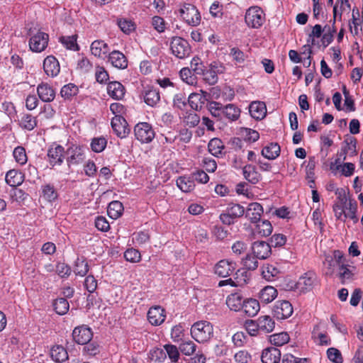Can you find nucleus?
<instances>
[{"label": "nucleus", "instance_id": "nucleus-22", "mask_svg": "<svg viewBox=\"0 0 363 363\" xmlns=\"http://www.w3.org/2000/svg\"><path fill=\"white\" fill-rule=\"evenodd\" d=\"M39 98L44 102L52 101L55 97V92L52 87L47 83H41L37 87Z\"/></svg>", "mask_w": 363, "mask_h": 363}, {"label": "nucleus", "instance_id": "nucleus-24", "mask_svg": "<svg viewBox=\"0 0 363 363\" xmlns=\"http://www.w3.org/2000/svg\"><path fill=\"white\" fill-rule=\"evenodd\" d=\"M108 95L116 100H121L125 95V88L123 84L118 82H110L107 86Z\"/></svg>", "mask_w": 363, "mask_h": 363}, {"label": "nucleus", "instance_id": "nucleus-32", "mask_svg": "<svg viewBox=\"0 0 363 363\" xmlns=\"http://www.w3.org/2000/svg\"><path fill=\"white\" fill-rule=\"evenodd\" d=\"M255 228V233L261 237H267L271 235L272 233V225L271 223L267 220L258 221L256 223Z\"/></svg>", "mask_w": 363, "mask_h": 363}, {"label": "nucleus", "instance_id": "nucleus-36", "mask_svg": "<svg viewBox=\"0 0 363 363\" xmlns=\"http://www.w3.org/2000/svg\"><path fill=\"white\" fill-rule=\"evenodd\" d=\"M280 150L277 143H271L262 150V155L268 160H275L279 156Z\"/></svg>", "mask_w": 363, "mask_h": 363}, {"label": "nucleus", "instance_id": "nucleus-47", "mask_svg": "<svg viewBox=\"0 0 363 363\" xmlns=\"http://www.w3.org/2000/svg\"><path fill=\"white\" fill-rule=\"evenodd\" d=\"M200 121V116L194 112H186L183 118L184 123L189 128L196 127Z\"/></svg>", "mask_w": 363, "mask_h": 363}, {"label": "nucleus", "instance_id": "nucleus-60", "mask_svg": "<svg viewBox=\"0 0 363 363\" xmlns=\"http://www.w3.org/2000/svg\"><path fill=\"white\" fill-rule=\"evenodd\" d=\"M257 257L254 255H247L245 259H242L243 265L245 269L248 270H255L258 267V262Z\"/></svg>", "mask_w": 363, "mask_h": 363}, {"label": "nucleus", "instance_id": "nucleus-27", "mask_svg": "<svg viewBox=\"0 0 363 363\" xmlns=\"http://www.w3.org/2000/svg\"><path fill=\"white\" fill-rule=\"evenodd\" d=\"M243 297L238 293L231 294L226 298L228 307L234 311H238L243 307Z\"/></svg>", "mask_w": 363, "mask_h": 363}, {"label": "nucleus", "instance_id": "nucleus-37", "mask_svg": "<svg viewBox=\"0 0 363 363\" xmlns=\"http://www.w3.org/2000/svg\"><path fill=\"white\" fill-rule=\"evenodd\" d=\"M20 126L27 130H32L37 126L36 118L29 113H23L19 119Z\"/></svg>", "mask_w": 363, "mask_h": 363}, {"label": "nucleus", "instance_id": "nucleus-42", "mask_svg": "<svg viewBox=\"0 0 363 363\" xmlns=\"http://www.w3.org/2000/svg\"><path fill=\"white\" fill-rule=\"evenodd\" d=\"M79 92V88L77 85L72 83L67 84L63 86L60 91V94L65 100H69L73 96H76Z\"/></svg>", "mask_w": 363, "mask_h": 363}, {"label": "nucleus", "instance_id": "nucleus-16", "mask_svg": "<svg viewBox=\"0 0 363 363\" xmlns=\"http://www.w3.org/2000/svg\"><path fill=\"white\" fill-rule=\"evenodd\" d=\"M43 69L48 76L56 77L60 71L58 60L52 55L48 56L43 62Z\"/></svg>", "mask_w": 363, "mask_h": 363}, {"label": "nucleus", "instance_id": "nucleus-18", "mask_svg": "<svg viewBox=\"0 0 363 363\" xmlns=\"http://www.w3.org/2000/svg\"><path fill=\"white\" fill-rule=\"evenodd\" d=\"M254 255L260 259H267L271 255V246L264 241H257L252 244Z\"/></svg>", "mask_w": 363, "mask_h": 363}, {"label": "nucleus", "instance_id": "nucleus-45", "mask_svg": "<svg viewBox=\"0 0 363 363\" xmlns=\"http://www.w3.org/2000/svg\"><path fill=\"white\" fill-rule=\"evenodd\" d=\"M15 161L20 165H24L28 161L26 149L22 146H17L13 151Z\"/></svg>", "mask_w": 363, "mask_h": 363}, {"label": "nucleus", "instance_id": "nucleus-51", "mask_svg": "<svg viewBox=\"0 0 363 363\" xmlns=\"http://www.w3.org/2000/svg\"><path fill=\"white\" fill-rule=\"evenodd\" d=\"M223 108L224 106L217 101H212L208 106V110L212 116L217 118L218 120L222 119Z\"/></svg>", "mask_w": 363, "mask_h": 363}, {"label": "nucleus", "instance_id": "nucleus-15", "mask_svg": "<svg viewBox=\"0 0 363 363\" xmlns=\"http://www.w3.org/2000/svg\"><path fill=\"white\" fill-rule=\"evenodd\" d=\"M165 311L161 306L151 307L147 312V319L152 325H160L165 320Z\"/></svg>", "mask_w": 363, "mask_h": 363}, {"label": "nucleus", "instance_id": "nucleus-17", "mask_svg": "<svg viewBox=\"0 0 363 363\" xmlns=\"http://www.w3.org/2000/svg\"><path fill=\"white\" fill-rule=\"evenodd\" d=\"M281 351L275 347L264 349L261 354L262 363H279L281 359Z\"/></svg>", "mask_w": 363, "mask_h": 363}, {"label": "nucleus", "instance_id": "nucleus-29", "mask_svg": "<svg viewBox=\"0 0 363 363\" xmlns=\"http://www.w3.org/2000/svg\"><path fill=\"white\" fill-rule=\"evenodd\" d=\"M223 115L229 121H237L240 116V109L233 104L224 106Z\"/></svg>", "mask_w": 363, "mask_h": 363}, {"label": "nucleus", "instance_id": "nucleus-33", "mask_svg": "<svg viewBox=\"0 0 363 363\" xmlns=\"http://www.w3.org/2000/svg\"><path fill=\"white\" fill-rule=\"evenodd\" d=\"M241 309H243L248 316L253 317L257 314L260 309L259 303L256 299L250 298L244 301L243 307Z\"/></svg>", "mask_w": 363, "mask_h": 363}, {"label": "nucleus", "instance_id": "nucleus-19", "mask_svg": "<svg viewBox=\"0 0 363 363\" xmlns=\"http://www.w3.org/2000/svg\"><path fill=\"white\" fill-rule=\"evenodd\" d=\"M91 54L99 58H105L109 52V47L104 40H96L92 42L91 47Z\"/></svg>", "mask_w": 363, "mask_h": 363}, {"label": "nucleus", "instance_id": "nucleus-1", "mask_svg": "<svg viewBox=\"0 0 363 363\" xmlns=\"http://www.w3.org/2000/svg\"><path fill=\"white\" fill-rule=\"evenodd\" d=\"M191 337L198 342H205L213 335L212 324L206 320L194 323L191 328Z\"/></svg>", "mask_w": 363, "mask_h": 363}, {"label": "nucleus", "instance_id": "nucleus-53", "mask_svg": "<svg viewBox=\"0 0 363 363\" xmlns=\"http://www.w3.org/2000/svg\"><path fill=\"white\" fill-rule=\"evenodd\" d=\"M60 42L67 49L78 50L76 35L62 36Z\"/></svg>", "mask_w": 363, "mask_h": 363}, {"label": "nucleus", "instance_id": "nucleus-48", "mask_svg": "<svg viewBox=\"0 0 363 363\" xmlns=\"http://www.w3.org/2000/svg\"><path fill=\"white\" fill-rule=\"evenodd\" d=\"M54 308L59 315H65L69 311V305L65 298H59L54 302Z\"/></svg>", "mask_w": 363, "mask_h": 363}, {"label": "nucleus", "instance_id": "nucleus-50", "mask_svg": "<svg viewBox=\"0 0 363 363\" xmlns=\"http://www.w3.org/2000/svg\"><path fill=\"white\" fill-rule=\"evenodd\" d=\"M206 68V66L200 57H194L191 60L190 69L194 71L196 74L202 75V74H204L203 72Z\"/></svg>", "mask_w": 363, "mask_h": 363}, {"label": "nucleus", "instance_id": "nucleus-41", "mask_svg": "<svg viewBox=\"0 0 363 363\" xmlns=\"http://www.w3.org/2000/svg\"><path fill=\"white\" fill-rule=\"evenodd\" d=\"M123 211V206L122 203L118 201H113L109 203L107 213L110 218L117 219L121 216Z\"/></svg>", "mask_w": 363, "mask_h": 363}, {"label": "nucleus", "instance_id": "nucleus-62", "mask_svg": "<svg viewBox=\"0 0 363 363\" xmlns=\"http://www.w3.org/2000/svg\"><path fill=\"white\" fill-rule=\"evenodd\" d=\"M204 74H202L203 80L210 85H213L218 82V77L216 75L215 72L212 71L211 69L208 67V69H205L203 72Z\"/></svg>", "mask_w": 363, "mask_h": 363}, {"label": "nucleus", "instance_id": "nucleus-49", "mask_svg": "<svg viewBox=\"0 0 363 363\" xmlns=\"http://www.w3.org/2000/svg\"><path fill=\"white\" fill-rule=\"evenodd\" d=\"M289 340V336L286 333H280L271 335L269 337L270 342L274 346L279 347L287 343Z\"/></svg>", "mask_w": 363, "mask_h": 363}, {"label": "nucleus", "instance_id": "nucleus-31", "mask_svg": "<svg viewBox=\"0 0 363 363\" xmlns=\"http://www.w3.org/2000/svg\"><path fill=\"white\" fill-rule=\"evenodd\" d=\"M50 357L57 362H62L68 359L66 349L61 345H55L50 350Z\"/></svg>", "mask_w": 363, "mask_h": 363}, {"label": "nucleus", "instance_id": "nucleus-2", "mask_svg": "<svg viewBox=\"0 0 363 363\" xmlns=\"http://www.w3.org/2000/svg\"><path fill=\"white\" fill-rule=\"evenodd\" d=\"M180 17L189 26H196L201 22V15L196 7L184 3L179 10Z\"/></svg>", "mask_w": 363, "mask_h": 363}, {"label": "nucleus", "instance_id": "nucleus-7", "mask_svg": "<svg viewBox=\"0 0 363 363\" xmlns=\"http://www.w3.org/2000/svg\"><path fill=\"white\" fill-rule=\"evenodd\" d=\"M263 11L257 7H250L246 12L245 20L248 26L257 28L262 26L264 21Z\"/></svg>", "mask_w": 363, "mask_h": 363}, {"label": "nucleus", "instance_id": "nucleus-3", "mask_svg": "<svg viewBox=\"0 0 363 363\" xmlns=\"http://www.w3.org/2000/svg\"><path fill=\"white\" fill-rule=\"evenodd\" d=\"M245 208L238 203L229 204L225 211L220 214V221L228 225L233 224L235 220L245 214Z\"/></svg>", "mask_w": 363, "mask_h": 363}, {"label": "nucleus", "instance_id": "nucleus-8", "mask_svg": "<svg viewBox=\"0 0 363 363\" xmlns=\"http://www.w3.org/2000/svg\"><path fill=\"white\" fill-rule=\"evenodd\" d=\"M49 41L48 33L38 30L31 35L29 40V47L33 52H41L47 48Z\"/></svg>", "mask_w": 363, "mask_h": 363}, {"label": "nucleus", "instance_id": "nucleus-30", "mask_svg": "<svg viewBox=\"0 0 363 363\" xmlns=\"http://www.w3.org/2000/svg\"><path fill=\"white\" fill-rule=\"evenodd\" d=\"M257 321L259 330L263 333H269L274 329L275 323L269 315L260 316Z\"/></svg>", "mask_w": 363, "mask_h": 363}, {"label": "nucleus", "instance_id": "nucleus-40", "mask_svg": "<svg viewBox=\"0 0 363 363\" xmlns=\"http://www.w3.org/2000/svg\"><path fill=\"white\" fill-rule=\"evenodd\" d=\"M280 272L272 264H265L262 267V275L264 279L269 281H274L278 277Z\"/></svg>", "mask_w": 363, "mask_h": 363}, {"label": "nucleus", "instance_id": "nucleus-35", "mask_svg": "<svg viewBox=\"0 0 363 363\" xmlns=\"http://www.w3.org/2000/svg\"><path fill=\"white\" fill-rule=\"evenodd\" d=\"M277 290L271 286H265L259 293V299L264 303H269L277 296Z\"/></svg>", "mask_w": 363, "mask_h": 363}, {"label": "nucleus", "instance_id": "nucleus-59", "mask_svg": "<svg viewBox=\"0 0 363 363\" xmlns=\"http://www.w3.org/2000/svg\"><path fill=\"white\" fill-rule=\"evenodd\" d=\"M118 27L125 34H129L135 28L134 23L128 19H121L118 21Z\"/></svg>", "mask_w": 363, "mask_h": 363}, {"label": "nucleus", "instance_id": "nucleus-43", "mask_svg": "<svg viewBox=\"0 0 363 363\" xmlns=\"http://www.w3.org/2000/svg\"><path fill=\"white\" fill-rule=\"evenodd\" d=\"M42 196L46 201L52 202L57 199L58 194L52 185L45 184L42 186Z\"/></svg>", "mask_w": 363, "mask_h": 363}, {"label": "nucleus", "instance_id": "nucleus-28", "mask_svg": "<svg viewBox=\"0 0 363 363\" xmlns=\"http://www.w3.org/2000/svg\"><path fill=\"white\" fill-rule=\"evenodd\" d=\"M144 101L150 106H155L160 101V94L157 89L148 88L144 92Z\"/></svg>", "mask_w": 363, "mask_h": 363}, {"label": "nucleus", "instance_id": "nucleus-55", "mask_svg": "<svg viewBox=\"0 0 363 363\" xmlns=\"http://www.w3.org/2000/svg\"><path fill=\"white\" fill-rule=\"evenodd\" d=\"M180 77L184 82L189 85H193L196 82V77L192 74L190 68H182L180 71Z\"/></svg>", "mask_w": 363, "mask_h": 363}, {"label": "nucleus", "instance_id": "nucleus-57", "mask_svg": "<svg viewBox=\"0 0 363 363\" xmlns=\"http://www.w3.org/2000/svg\"><path fill=\"white\" fill-rule=\"evenodd\" d=\"M357 209V202L350 201L349 203L346 207V210H347V212L345 211V218H350L351 220H353L354 223H357L358 220V218L356 216Z\"/></svg>", "mask_w": 363, "mask_h": 363}, {"label": "nucleus", "instance_id": "nucleus-38", "mask_svg": "<svg viewBox=\"0 0 363 363\" xmlns=\"http://www.w3.org/2000/svg\"><path fill=\"white\" fill-rule=\"evenodd\" d=\"M177 186L184 192H190L195 187L191 176H182L177 179Z\"/></svg>", "mask_w": 363, "mask_h": 363}, {"label": "nucleus", "instance_id": "nucleus-26", "mask_svg": "<svg viewBox=\"0 0 363 363\" xmlns=\"http://www.w3.org/2000/svg\"><path fill=\"white\" fill-rule=\"evenodd\" d=\"M5 179L9 186H17L23 182L24 174L17 169H11L7 172Z\"/></svg>", "mask_w": 363, "mask_h": 363}, {"label": "nucleus", "instance_id": "nucleus-63", "mask_svg": "<svg viewBox=\"0 0 363 363\" xmlns=\"http://www.w3.org/2000/svg\"><path fill=\"white\" fill-rule=\"evenodd\" d=\"M150 240V235L147 232L140 231L133 234V242L139 245L147 243Z\"/></svg>", "mask_w": 363, "mask_h": 363}, {"label": "nucleus", "instance_id": "nucleus-61", "mask_svg": "<svg viewBox=\"0 0 363 363\" xmlns=\"http://www.w3.org/2000/svg\"><path fill=\"white\" fill-rule=\"evenodd\" d=\"M124 257L127 261L138 262L140 260V253L135 249H128L124 253Z\"/></svg>", "mask_w": 363, "mask_h": 363}, {"label": "nucleus", "instance_id": "nucleus-9", "mask_svg": "<svg viewBox=\"0 0 363 363\" xmlns=\"http://www.w3.org/2000/svg\"><path fill=\"white\" fill-rule=\"evenodd\" d=\"M273 313L277 319H286L293 313L292 305L288 301H277L274 304Z\"/></svg>", "mask_w": 363, "mask_h": 363}, {"label": "nucleus", "instance_id": "nucleus-4", "mask_svg": "<svg viewBox=\"0 0 363 363\" xmlns=\"http://www.w3.org/2000/svg\"><path fill=\"white\" fill-rule=\"evenodd\" d=\"M172 53L179 59L188 57L191 53V47L187 40L182 37H172L170 41Z\"/></svg>", "mask_w": 363, "mask_h": 363}, {"label": "nucleus", "instance_id": "nucleus-54", "mask_svg": "<svg viewBox=\"0 0 363 363\" xmlns=\"http://www.w3.org/2000/svg\"><path fill=\"white\" fill-rule=\"evenodd\" d=\"M106 144L107 141L104 138H94L91 143V147L94 152H101L105 149Z\"/></svg>", "mask_w": 363, "mask_h": 363}, {"label": "nucleus", "instance_id": "nucleus-56", "mask_svg": "<svg viewBox=\"0 0 363 363\" xmlns=\"http://www.w3.org/2000/svg\"><path fill=\"white\" fill-rule=\"evenodd\" d=\"M328 358L333 363H342L343 357L340 350L335 347H330L327 350Z\"/></svg>", "mask_w": 363, "mask_h": 363}, {"label": "nucleus", "instance_id": "nucleus-21", "mask_svg": "<svg viewBox=\"0 0 363 363\" xmlns=\"http://www.w3.org/2000/svg\"><path fill=\"white\" fill-rule=\"evenodd\" d=\"M263 213V208L259 203L249 204L245 212V217L252 223H257Z\"/></svg>", "mask_w": 363, "mask_h": 363}, {"label": "nucleus", "instance_id": "nucleus-20", "mask_svg": "<svg viewBox=\"0 0 363 363\" xmlns=\"http://www.w3.org/2000/svg\"><path fill=\"white\" fill-rule=\"evenodd\" d=\"M108 62L118 69H125L128 67V60L124 54L118 50H113L108 55Z\"/></svg>", "mask_w": 363, "mask_h": 363}, {"label": "nucleus", "instance_id": "nucleus-14", "mask_svg": "<svg viewBox=\"0 0 363 363\" xmlns=\"http://www.w3.org/2000/svg\"><path fill=\"white\" fill-rule=\"evenodd\" d=\"M236 269V263L228 259L219 261L215 266V273L221 277L231 275Z\"/></svg>", "mask_w": 363, "mask_h": 363}, {"label": "nucleus", "instance_id": "nucleus-39", "mask_svg": "<svg viewBox=\"0 0 363 363\" xmlns=\"http://www.w3.org/2000/svg\"><path fill=\"white\" fill-rule=\"evenodd\" d=\"M206 101V96L203 94L191 93L188 98L189 104L194 110L201 108Z\"/></svg>", "mask_w": 363, "mask_h": 363}, {"label": "nucleus", "instance_id": "nucleus-12", "mask_svg": "<svg viewBox=\"0 0 363 363\" xmlns=\"http://www.w3.org/2000/svg\"><path fill=\"white\" fill-rule=\"evenodd\" d=\"M65 151L64 147L60 145H51L48 150V162L52 166L60 165L64 160Z\"/></svg>", "mask_w": 363, "mask_h": 363}, {"label": "nucleus", "instance_id": "nucleus-44", "mask_svg": "<svg viewBox=\"0 0 363 363\" xmlns=\"http://www.w3.org/2000/svg\"><path fill=\"white\" fill-rule=\"evenodd\" d=\"M89 272V265L83 258H77L74 267V272L76 275L85 276Z\"/></svg>", "mask_w": 363, "mask_h": 363}, {"label": "nucleus", "instance_id": "nucleus-23", "mask_svg": "<svg viewBox=\"0 0 363 363\" xmlns=\"http://www.w3.org/2000/svg\"><path fill=\"white\" fill-rule=\"evenodd\" d=\"M249 111L253 118L262 120L266 116V105L264 102L252 101L249 106Z\"/></svg>", "mask_w": 363, "mask_h": 363}, {"label": "nucleus", "instance_id": "nucleus-58", "mask_svg": "<svg viewBox=\"0 0 363 363\" xmlns=\"http://www.w3.org/2000/svg\"><path fill=\"white\" fill-rule=\"evenodd\" d=\"M164 348L165 350L166 355H168L171 361L172 362H177L179 357L178 348L173 345H165Z\"/></svg>", "mask_w": 363, "mask_h": 363}, {"label": "nucleus", "instance_id": "nucleus-6", "mask_svg": "<svg viewBox=\"0 0 363 363\" xmlns=\"http://www.w3.org/2000/svg\"><path fill=\"white\" fill-rule=\"evenodd\" d=\"M134 133L136 139L142 143H150L155 135L152 125L146 122L138 123L134 128Z\"/></svg>", "mask_w": 363, "mask_h": 363}, {"label": "nucleus", "instance_id": "nucleus-13", "mask_svg": "<svg viewBox=\"0 0 363 363\" xmlns=\"http://www.w3.org/2000/svg\"><path fill=\"white\" fill-rule=\"evenodd\" d=\"M315 280V274L312 272H308L298 279L296 288L303 293L309 291L313 289Z\"/></svg>", "mask_w": 363, "mask_h": 363}, {"label": "nucleus", "instance_id": "nucleus-11", "mask_svg": "<svg viewBox=\"0 0 363 363\" xmlns=\"http://www.w3.org/2000/svg\"><path fill=\"white\" fill-rule=\"evenodd\" d=\"M72 337L75 342L79 345H84L91 341L93 333L89 327L82 325L76 327L72 332Z\"/></svg>", "mask_w": 363, "mask_h": 363}, {"label": "nucleus", "instance_id": "nucleus-5", "mask_svg": "<svg viewBox=\"0 0 363 363\" xmlns=\"http://www.w3.org/2000/svg\"><path fill=\"white\" fill-rule=\"evenodd\" d=\"M66 161L69 167L78 165L85 159V148L72 145L65 151Z\"/></svg>", "mask_w": 363, "mask_h": 363}, {"label": "nucleus", "instance_id": "nucleus-10", "mask_svg": "<svg viewBox=\"0 0 363 363\" xmlns=\"http://www.w3.org/2000/svg\"><path fill=\"white\" fill-rule=\"evenodd\" d=\"M111 127L120 138H125L130 131L127 121L123 116H114L111 120Z\"/></svg>", "mask_w": 363, "mask_h": 363}, {"label": "nucleus", "instance_id": "nucleus-46", "mask_svg": "<svg viewBox=\"0 0 363 363\" xmlns=\"http://www.w3.org/2000/svg\"><path fill=\"white\" fill-rule=\"evenodd\" d=\"M229 55L232 57L235 64L238 65L243 64L247 57L240 49L235 47L230 49Z\"/></svg>", "mask_w": 363, "mask_h": 363}, {"label": "nucleus", "instance_id": "nucleus-52", "mask_svg": "<svg viewBox=\"0 0 363 363\" xmlns=\"http://www.w3.org/2000/svg\"><path fill=\"white\" fill-rule=\"evenodd\" d=\"M180 351L186 356H190L196 351V345L191 340L183 341L179 345Z\"/></svg>", "mask_w": 363, "mask_h": 363}, {"label": "nucleus", "instance_id": "nucleus-34", "mask_svg": "<svg viewBox=\"0 0 363 363\" xmlns=\"http://www.w3.org/2000/svg\"><path fill=\"white\" fill-rule=\"evenodd\" d=\"M208 149L212 155L219 157L223 155L224 145L220 139L215 138L209 141Z\"/></svg>", "mask_w": 363, "mask_h": 363}, {"label": "nucleus", "instance_id": "nucleus-64", "mask_svg": "<svg viewBox=\"0 0 363 363\" xmlns=\"http://www.w3.org/2000/svg\"><path fill=\"white\" fill-rule=\"evenodd\" d=\"M306 358H298L291 354H286L283 356L282 363H308Z\"/></svg>", "mask_w": 363, "mask_h": 363}, {"label": "nucleus", "instance_id": "nucleus-25", "mask_svg": "<svg viewBox=\"0 0 363 363\" xmlns=\"http://www.w3.org/2000/svg\"><path fill=\"white\" fill-rule=\"evenodd\" d=\"M242 174L246 180L253 184L258 183L261 179V174L252 164H247L242 167Z\"/></svg>", "mask_w": 363, "mask_h": 363}]
</instances>
